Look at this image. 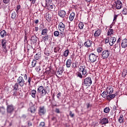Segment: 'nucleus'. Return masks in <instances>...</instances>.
<instances>
[{"mask_svg":"<svg viewBox=\"0 0 127 127\" xmlns=\"http://www.w3.org/2000/svg\"><path fill=\"white\" fill-rule=\"evenodd\" d=\"M89 59L91 63H95V62H98V61H99L98 56L95 55V54L93 53L89 55Z\"/></svg>","mask_w":127,"mask_h":127,"instance_id":"obj_1","label":"nucleus"},{"mask_svg":"<svg viewBox=\"0 0 127 127\" xmlns=\"http://www.w3.org/2000/svg\"><path fill=\"white\" fill-rule=\"evenodd\" d=\"M92 78L91 77H88L84 79L83 81H82V85L85 86V87H89L92 85Z\"/></svg>","mask_w":127,"mask_h":127,"instance_id":"obj_2","label":"nucleus"},{"mask_svg":"<svg viewBox=\"0 0 127 127\" xmlns=\"http://www.w3.org/2000/svg\"><path fill=\"white\" fill-rule=\"evenodd\" d=\"M37 92L39 94H41L42 96H45L47 94H48L46 89L44 88L43 86H40L37 88Z\"/></svg>","mask_w":127,"mask_h":127,"instance_id":"obj_3","label":"nucleus"},{"mask_svg":"<svg viewBox=\"0 0 127 127\" xmlns=\"http://www.w3.org/2000/svg\"><path fill=\"white\" fill-rule=\"evenodd\" d=\"M25 83V81L22 76H19L17 79V84H19L20 87H23L24 84Z\"/></svg>","mask_w":127,"mask_h":127,"instance_id":"obj_4","label":"nucleus"},{"mask_svg":"<svg viewBox=\"0 0 127 127\" xmlns=\"http://www.w3.org/2000/svg\"><path fill=\"white\" fill-rule=\"evenodd\" d=\"M110 56V51L109 50H104L101 54V58L102 59H108Z\"/></svg>","mask_w":127,"mask_h":127,"instance_id":"obj_5","label":"nucleus"},{"mask_svg":"<svg viewBox=\"0 0 127 127\" xmlns=\"http://www.w3.org/2000/svg\"><path fill=\"white\" fill-rule=\"evenodd\" d=\"M78 72L81 73L82 72V75L84 76H87V69H86V67L85 66H80L79 67Z\"/></svg>","mask_w":127,"mask_h":127,"instance_id":"obj_6","label":"nucleus"},{"mask_svg":"<svg viewBox=\"0 0 127 127\" xmlns=\"http://www.w3.org/2000/svg\"><path fill=\"white\" fill-rule=\"evenodd\" d=\"M58 29L61 32H64L65 30V24L62 22H61L59 24Z\"/></svg>","mask_w":127,"mask_h":127,"instance_id":"obj_7","label":"nucleus"},{"mask_svg":"<svg viewBox=\"0 0 127 127\" xmlns=\"http://www.w3.org/2000/svg\"><path fill=\"white\" fill-rule=\"evenodd\" d=\"M30 108L29 109V112H31V114H34L35 113V107L32 102L29 103Z\"/></svg>","mask_w":127,"mask_h":127,"instance_id":"obj_8","label":"nucleus"},{"mask_svg":"<svg viewBox=\"0 0 127 127\" xmlns=\"http://www.w3.org/2000/svg\"><path fill=\"white\" fill-rule=\"evenodd\" d=\"M92 44H93V42L89 39L87 40L84 43V46L87 48H89V47H91Z\"/></svg>","mask_w":127,"mask_h":127,"instance_id":"obj_9","label":"nucleus"},{"mask_svg":"<svg viewBox=\"0 0 127 127\" xmlns=\"http://www.w3.org/2000/svg\"><path fill=\"white\" fill-rule=\"evenodd\" d=\"M46 113V110L44 106L39 107V115H40V116H43V115H45Z\"/></svg>","mask_w":127,"mask_h":127,"instance_id":"obj_10","label":"nucleus"},{"mask_svg":"<svg viewBox=\"0 0 127 127\" xmlns=\"http://www.w3.org/2000/svg\"><path fill=\"white\" fill-rule=\"evenodd\" d=\"M1 46L3 47L4 49V53H6L7 52V50H6V40L2 39L1 41Z\"/></svg>","mask_w":127,"mask_h":127,"instance_id":"obj_11","label":"nucleus"},{"mask_svg":"<svg viewBox=\"0 0 127 127\" xmlns=\"http://www.w3.org/2000/svg\"><path fill=\"white\" fill-rule=\"evenodd\" d=\"M115 3L117 9H121L123 7V3L121 0H117Z\"/></svg>","mask_w":127,"mask_h":127,"instance_id":"obj_12","label":"nucleus"},{"mask_svg":"<svg viewBox=\"0 0 127 127\" xmlns=\"http://www.w3.org/2000/svg\"><path fill=\"white\" fill-rule=\"evenodd\" d=\"M14 110V108L13 107V105H9L7 106V112L9 114H11L13 110Z\"/></svg>","mask_w":127,"mask_h":127,"instance_id":"obj_13","label":"nucleus"},{"mask_svg":"<svg viewBox=\"0 0 127 127\" xmlns=\"http://www.w3.org/2000/svg\"><path fill=\"white\" fill-rule=\"evenodd\" d=\"M58 14L60 17L63 18L65 17V16L66 15V11L63 10H60L58 11Z\"/></svg>","mask_w":127,"mask_h":127,"instance_id":"obj_14","label":"nucleus"},{"mask_svg":"<svg viewBox=\"0 0 127 127\" xmlns=\"http://www.w3.org/2000/svg\"><path fill=\"white\" fill-rule=\"evenodd\" d=\"M109 39H110L109 44L110 46H113V45L115 44V42L117 41V39H116V37H111Z\"/></svg>","mask_w":127,"mask_h":127,"instance_id":"obj_15","label":"nucleus"},{"mask_svg":"<svg viewBox=\"0 0 127 127\" xmlns=\"http://www.w3.org/2000/svg\"><path fill=\"white\" fill-rule=\"evenodd\" d=\"M107 38L110 39L111 38V35H114V30L113 29H110L108 30L107 33Z\"/></svg>","mask_w":127,"mask_h":127,"instance_id":"obj_16","label":"nucleus"},{"mask_svg":"<svg viewBox=\"0 0 127 127\" xmlns=\"http://www.w3.org/2000/svg\"><path fill=\"white\" fill-rule=\"evenodd\" d=\"M116 96L117 95L116 94H108L107 97V100H108V101H111V100H113V99H114V98H116Z\"/></svg>","mask_w":127,"mask_h":127,"instance_id":"obj_17","label":"nucleus"},{"mask_svg":"<svg viewBox=\"0 0 127 127\" xmlns=\"http://www.w3.org/2000/svg\"><path fill=\"white\" fill-rule=\"evenodd\" d=\"M121 46L122 48H127V39H124L122 40V42L121 43Z\"/></svg>","mask_w":127,"mask_h":127,"instance_id":"obj_18","label":"nucleus"},{"mask_svg":"<svg viewBox=\"0 0 127 127\" xmlns=\"http://www.w3.org/2000/svg\"><path fill=\"white\" fill-rule=\"evenodd\" d=\"M106 91L108 95L113 94V93H114V88L112 87V86H109L107 88Z\"/></svg>","mask_w":127,"mask_h":127,"instance_id":"obj_19","label":"nucleus"},{"mask_svg":"<svg viewBox=\"0 0 127 127\" xmlns=\"http://www.w3.org/2000/svg\"><path fill=\"white\" fill-rule=\"evenodd\" d=\"M102 33V31L100 29H97L95 31L94 36V37H99L101 34Z\"/></svg>","mask_w":127,"mask_h":127,"instance_id":"obj_20","label":"nucleus"},{"mask_svg":"<svg viewBox=\"0 0 127 127\" xmlns=\"http://www.w3.org/2000/svg\"><path fill=\"white\" fill-rule=\"evenodd\" d=\"M101 124L102 125H107V124H109V119H108V118H103L101 119Z\"/></svg>","mask_w":127,"mask_h":127,"instance_id":"obj_21","label":"nucleus"},{"mask_svg":"<svg viewBox=\"0 0 127 127\" xmlns=\"http://www.w3.org/2000/svg\"><path fill=\"white\" fill-rule=\"evenodd\" d=\"M63 72H64V69H63V67H60L59 68L57 72V73L58 75L61 76Z\"/></svg>","mask_w":127,"mask_h":127,"instance_id":"obj_22","label":"nucleus"},{"mask_svg":"<svg viewBox=\"0 0 127 127\" xmlns=\"http://www.w3.org/2000/svg\"><path fill=\"white\" fill-rule=\"evenodd\" d=\"M61 34H63V33L61 32L59 33V32L58 31H55L54 32V35L55 36V37H58V36H61V37H62V36H61Z\"/></svg>","mask_w":127,"mask_h":127,"instance_id":"obj_23","label":"nucleus"},{"mask_svg":"<svg viewBox=\"0 0 127 127\" xmlns=\"http://www.w3.org/2000/svg\"><path fill=\"white\" fill-rule=\"evenodd\" d=\"M71 64H72V61L70 59H68L66 61V66L67 68H70L71 67Z\"/></svg>","mask_w":127,"mask_h":127,"instance_id":"obj_24","label":"nucleus"},{"mask_svg":"<svg viewBox=\"0 0 127 127\" xmlns=\"http://www.w3.org/2000/svg\"><path fill=\"white\" fill-rule=\"evenodd\" d=\"M47 33H48V29L46 28L42 30L41 35H47Z\"/></svg>","mask_w":127,"mask_h":127,"instance_id":"obj_25","label":"nucleus"},{"mask_svg":"<svg viewBox=\"0 0 127 127\" xmlns=\"http://www.w3.org/2000/svg\"><path fill=\"white\" fill-rule=\"evenodd\" d=\"M74 17H75V13L72 12V13H70L69 16V19L70 21H73Z\"/></svg>","mask_w":127,"mask_h":127,"instance_id":"obj_26","label":"nucleus"},{"mask_svg":"<svg viewBox=\"0 0 127 127\" xmlns=\"http://www.w3.org/2000/svg\"><path fill=\"white\" fill-rule=\"evenodd\" d=\"M118 122L120 124H123L124 123V115L121 114L118 119Z\"/></svg>","mask_w":127,"mask_h":127,"instance_id":"obj_27","label":"nucleus"},{"mask_svg":"<svg viewBox=\"0 0 127 127\" xmlns=\"http://www.w3.org/2000/svg\"><path fill=\"white\" fill-rule=\"evenodd\" d=\"M31 96L32 98H35L36 97V90L33 89L31 91Z\"/></svg>","mask_w":127,"mask_h":127,"instance_id":"obj_28","label":"nucleus"},{"mask_svg":"<svg viewBox=\"0 0 127 127\" xmlns=\"http://www.w3.org/2000/svg\"><path fill=\"white\" fill-rule=\"evenodd\" d=\"M46 18L47 21H50V20H51V19L52 18V16H51V14L49 13H47L46 15Z\"/></svg>","mask_w":127,"mask_h":127,"instance_id":"obj_29","label":"nucleus"},{"mask_svg":"<svg viewBox=\"0 0 127 127\" xmlns=\"http://www.w3.org/2000/svg\"><path fill=\"white\" fill-rule=\"evenodd\" d=\"M0 34L1 37L2 38H3L4 36H6V32L5 31V30H3L0 32Z\"/></svg>","mask_w":127,"mask_h":127,"instance_id":"obj_30","label":"nucleus"},{"mask_svg":"<svg viewBox=\"0 0 127 127\" xmlns=\"http://www.w3.org/2000/svg\"><path fill=\"white\" fill-rule=\"evenodd\" d=\"M12 96L14 97H16V96H17L18 95V93H17V90L12 89Z\"/></svg>","mask_w":127,"mask_h":127,"instance_id":"obj_31","label":"nucleus"},{"mask_svg":"<svg viewBox=\"0 0 127 127\" xmlns=\"http://www.w3.org/2000/svg\"><path fill=\"white\" fill-rule=\"evenodd\" d=\"M108 92H106V91H104L102 94H101V96L103 98H106L108 97Z\"/></svg>","mask_w":127,"mask_h":127,"instance_id":"obj_32","label":"nucleus"},{"mask_svg":"<svg viewBox=\"0 0 127 127\" xmlns=\"http://www.w3.org/2000/svg\"><path fill=\"white\" fill-rule=\"evenodd\" d=\"M46 6H49L52 3V0H45Z\"/></svg>","mask_w":127,"mask_h":127,"instance_id":"obj_33","label":"nucleus"},{"mask_svg":"<svg viewBox=\"0 0 127 127\" xmlns=\"http://www.w3.org/2000/svg\"><path fill=\"white\" fill-rule=\"evenodd\" d=\"M110 111H111V109H110L109 107H106L104 109V112L105 113V114H109Z\"/></svg>","mask_w":127,"mask_h":127,"instance_id":"obj_34","label":"nucleus"},{"mask_svg":"<svg viewBox=\"0 0 127 127\" xmlns=\"http://www.w3.org/2000/svg\"><path fill=\"white\" fill-rule=\"evenodd\" d=\"M63 55L64 57H67V56L69 55V50H66L64 52Z\"/></svg>","mask_w":127,"mask_h":127,"instance_id":"obj_35","label":"nucleus"},{"mask_svg":"<svg viewBox=\"0 0 127 127\" xmlns=\"http://www.w3.org/2000/svg\"><path fill=\"white\" fill-rule=\"evenodd\" d=\"M76 76L77 77H78V78H80V79H82L83 78V75H82V73L80 72L79 71H78L76 73Z\"/></svg>","mask_w":127,"mask_h":127,"instance_id":"obj_36","label":"nucleus"},{"mask_svg":"<svg viewBox=\"0 0 127 127\" xmlns=\"http://www.w3.org/2000/svg\"><path fill=\"white\" fill-rule=\"evenodd\" d=\"M78 27L80 29H83L84 27V23H83L82 22H80L78 24Z\"/></svg>","mask_w":127,"mask_h":127,"instance_id":"obj_37","label":"nucleus"},{"mask_svg":"<svg viewBox=\"0 0 127 127\" xmlns=\"http://www.w3.org/2000/svg\"><path fill=\"white\" fill-rule=\"evenodd\" d=\"M18 84L17 83H16L14 86H13V90H17L18 89Z\"/></svg>","mask_w":127,"mask_h":127,"instance_id":"obj_38","label":"nucleus"},{"mask_svg":"<svg viewBox=\"0 0 127 127\" xmlns=\"http://www.w3.org/2000/svg\"><path fill=\"white\" fill-rule=\"evenodd\" d=\"M40 54H37L35 55V60H38L39 59H40Z\"/></svg>","mask_w":127,"mask_h":127,"instance_id":"obj_39","label":"nucleus"},{"mask_svg":"<svg viewBox=\"0 0 127 127\" xmlns=\"http://www.w3.org/2000/svg\"><path fill=\"white\" fill-rule=\"evenodd\" d=\"M97 51L98 53H101V52H102V51H103V47H98L97 49Z\"/></svg>","mask_w":127,"mask_h":127,"instance_id":"obj_40","label":"nucleus"},{"mask_svg":"<svg viewBox=\"0 0 127 127\" xmlns=\"http://www.w3.org/2000/svg\"><path fill=\"white\" fill-rule=\"evenodd\" d=\"M92 106L93 105H92V104H91L90 103L86 104V108L87 109H89V110H91V108H92Z\"/></svg>","mask_w":127,"mask_h":127,"instance_id":"obj_41","label":"nucleus"},{"mask_svg":"<svg viewBox=\"0 0 127 127\" xmlns=\"http://www.w3.org/2000/svg\"><path fill=\"white\" fill-rule=\"evenodd\" d=\"M60 50V48L57 47H55L54 49V52H55V53H57V52H58V51H59Z\"/></svg>","mask_w":127,"mask_h":127,"instance_id":"obj_42","label":"nucleus"},{"mask_svg":"<svg viewBox=\"0 0 127 127\" xmlns=\"http://www.w3.org/2000/svg\"><path fill=\"white\" fill-rule=\"evenodd\" d=\"M122 13L123 14H125V15H127V7L124 8Z\"/></svg>","mask_w":127,"mask_h":127,"instance_id":"obj_43","label":"nucleus"},{"mask_svg":"<svg viewBox=\"0 0 127 127\" xmlns=\"http://www.w3.org/2000/svg\"><path fill=\"white\" fill-rule=\"evenodd\" d=\"M5 112V109L3 107H0V113L3 114Z\"/></svg>","mask_w":127,"mask_h":127,"instance_id":"obj_44","label":"nucleus"},{"mask_svg":"<svg viewBox=\"0 0 127 127\" xmlns=\"http://www.w3.org/2000/svg\"><path fill=\"white\" fill-rule=\"evenodd\" d=\"M16 17V13L15 12H13L11 14V18L12 19H14Z\"/></svg>","mask_w":127,"mask_h":127,"instance_id":"obj_45","label":"nucleus"},{"mask_svg":"<svg viewBox=\"0 0 127 127\" xmlns=\"http://www.w3.org/2000/svg\"><path fill=\"white\" fill-rule=\"evenodd\" d=\"M48 39H49V35H46L44 37V42H45V41H48Z\"/></svg>","mask_w":127,"mask_h":127,"instance_id":"obj_46","label":"nucleus"},{"mask_svg":"<svg viewBox=\"0 0 127 127\" xmlns=\"http://www.w3.org/2000/svg\"><path fill=\"white\" fill-rule=\"evenodd\" d=\"M2 1L4 4H8L10 2V0H2Z\"/></svg>","mask_w":127,"mask_h":127,"instance_id":"obj_47","label":"nucleus"},{"mask_svg":"<svg viewBox=\"0 0 127 127\" xmlns=\"http://www.w3.org/2000/svg\"><path fill=\"white\" fill-rule=\"evenodd\" d=\"M35 65H36V60H33L32 62V67H35Z\"/></svg>","mask_w":127,"mask_h":127,"instance_id":"obj_48","label":"nucleus"},{"mask_svg":"<svg viewBox=\"0 0 127 127\" xmlns=\"http://www.w3.org/2000/svg\"><path fill=\"white\" fill-rule=\"evenodd\" d=\"M20 7H21L20 5H17L15 9L16 12H17V13H18V11L19 10V9H20Z\"/></svg>","mask_w":127,"mask_h":127,"instance_id":"obj_49","label":"nucleus"},{"mask_svg":"<svg viewBox=\"0 0 127 127\" xmlns=\"http://www.w3.org/2000/svg\"><path fill=\"white\" fill-rule=\"evenodd\" d=\"M39 127H45V123L44 122H41Z\"/></svg>","mask_w":127,"mask_h":127,"instance_id":"obj_50","label":"nucleus"},{"mask_svg":"<svg viewBox=\"0 0 127 127\" xmlns=\"http://www.w3.org/2000/svg\"><path fill=\"white\" fill-rule=\"evenodd\" d=\"M50 73H51V69L49 68V70H47L45 71V74H46V75H49L50 74Z\"/></svg>","mask_w":127,"mask_h":127,"instance_id":"obj_51","label":"nucleus"},{"mask_svg":"<svg viewBox=\"0 0 127 127\" xmlns=\"http://www.w3.org/2000/svg\"><path fill=\"white\" fill-rule=\"evenodd\" d=\"M118 15H114L113 23H115V22L117 21V18H118Z\"/></svg>","mask_w":127,"mask_h":127,"instance_id":"obj_52","label":"nucleus"},{"mask_svg":"<svg viewBox=\"0 0 127 127\" xmlns=\"http://www.w3.org/2000/svg\"><path fill=\"white\" fill-rule=\"evenodd\" d=\"M127 72L126 71H123V72H122V77L125 78L127 76Z\"/></svg>","mask_w":127,"mask_h":127,"instance_id":"obj_53","label":"nucleus"},{"mask_svg":"<svg viewBox=\"0 0 127 127\" xmlns=\"http://www.w3.org/2000/svg\"><path fill=\"white\" fill-rule=\"evenodd\" d=\"M35 70L37 72H40L41 69L40 68V66H37L35 68Z\"/></svg>","mask_w":127,"mask_h":127,"instance_id":"obj_54","label":"nucleus"},{"mask_svg":"<svg viewBox=\"0 0 127 127\" xmlns=\"http://www.w3.org/2000/svg\"><path fill=\"white\" fill-rule=\"evenodd\" d=\"M62 95V93L61 92H59L57 95V98L58 99H60V97H61V95Z\"/></svg>","mask_w":127,"mask_h":127,"instance_id":"obj_55","label":"nucleus"},{"mask_svg":"<svg viewBox=\"0 0 127 127\" xmlns=\"http://www.w3.org/2000/svg\"><path fill=\"white\" fill-rule=\"evenodd\" d=\"M49 7V8L53 9L54 7V5L52 4V3L51 4H50L49 6H47Z\"/></svg>","mask_w":127,"mask_h":127,"instance_id":"obj_56","label":"nucleus"},{"mask_svg":"<svg viewBox=\"0 0 127 127\" xmlns=\"http://www.w3.org/2000/svg\"><path fill=\"white\" fill-rule=\"evenodd\" d=\"M69 116L71 118H74V114L72 113V111H69Z\"/></svg>","mask_w":127,"mask_h":127,"instance_id":"obj_57","label":"nucleus"},{"mask_svg":"<svg viewBox=\"0 0 127 127\" xmlns=\"http://www.w3.org/2000/svg\"><path fill=\"white\" fill-rule=\"evenodd\" d=\"M105 44H107V43H110V39L108 38L107 39H105Z\"/></svg>","mask_w":127,"mask_h":127,"instance_id":"obj_58","label":"nucleus"},{"mask_svg":"<svg viewBox=\"0 0 127 127\" xmlns=\"http://www.w3.org/2000/svg\"><path fill=\"white\" fill-rule=\"evenodd\" d=\"M28 82L29 83V85H30V82H31V78H30V77L28 78Z\"/></svg>","mask_w":127,"mask_h":127,"instance_id":"obj_59","label":"nucleus"},{"mask_svg":"<svg viewBox=\"0 0 127 127\" xmlns=\"http://www.w3.org/2000/svg\"><path fill=\"white\" fill-rule=\"evenodd\" d=\"M72 67L73 68H77V65L76 64V63L72 64Z\"/></svg>","mask_w":127,"mask_h":127,"instance_id":"obj_60","label":"nucleus"},{"mask_svg":"<svg viewBox=\"0 0 127 127\" xmlns=\"http://www.w3.org/2000/svg\"><path fill=\"white\" fill-rule=\"evenodd\" d=\"M34 22L36 24H38V23H39V20L36 19L34 21Z\"/></svg>","mask_w":127,"mask_h":127,"instance_id":"obj_61","label":"nucleus"},{"mask_svg":"<svg viewBox=\"0 0 127 127\" xmlns=\"http://www.w3.org/2000/svg\"><path fill=\"white\" fill-rule=\"evenodd\" d=\"M56 113L57 114H60V111L59 110V109H56Z\"/></svg>","mask_w":127,"mask_h":127,"instance_id":"obj_62","label":"nucleus"},{"mask_svg":"<svg viewBox=\"0 0 127 127\" xmlns=\"http://www.w3.org/2000/svg\"><path fill=\"white\" fill-rule=\"evenodd\" d=\"M24 80H27V75L26 74L24 75Z\"/></svg>","mask_w":127,"mask_h":127,"instance_id":"obj_63","label":"nucleus"},{"mask_svg":"<svg viewBox=\"0 0 127 127\" xmlns=\"http://www.w3.org/2000/svg\"><path fill=\"white\" fill-rule=\"evenodd\" d=\"M38 29H39V28L38 27H35V31H36V32H37V31H38Z\"/></svg>","mask_w":127,"mask_h":127,"instance_id":"obj_64","label":"nucleus"}]
</instances>
